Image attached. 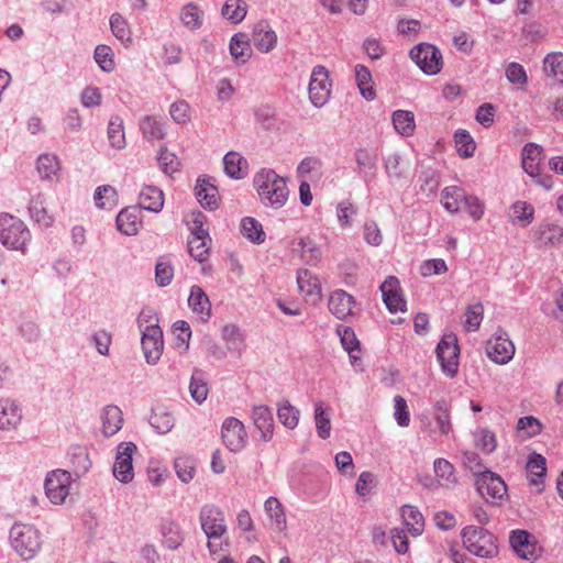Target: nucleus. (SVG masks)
Masks as SVG:
<instances>
[{
    "instance_id": "f257e3e1",
    "label": "nucleus",
    "mask_w": 563,
    "mask_h": 563,
    "mask_svg": "<svg viewBox=\"0 0 563 563\" xmlns=\"http://www.w3.org/2000/svg\"><path fill=\"white\" fill-rule=\"evenodd\" d=\"M254 186L264 206L279 209L286 205L289 196L286 179L274 169L262 168L256 173Z\"/></svg>"
},
{
    "instance_id": "f03ea898",
    "label": "nucleus",
    "mask_w": 563,
    "mask_h": 563,
    "mask_svg": "<svg viewBox=\"0 0 563 563\" xmlns=\"http://www.w3.org/2000/svg\"><path fill=\"white\" fill-rule=\"evenodd\" d=\"M199 521L202 531L208 538L207 548L211 555H216L223 550V544L229 545V541H222L228 532L225 517L223 511L216 505H203L199 512Z\"/></svg>"
},
{
    "instance_id": "7ed1b4c3",
    "label": "nucleus",
    "mask_w": 563,
    "mask_h": 563,
    "mask_svg": "<svg viewBox=\"0 0 563 563\" xmlns=\"http://www.w3.org/2000/svg\"><path fill=\"white\" fill-rule=\"evenodd\" d=\"M463 544L472 554L492 559L498 554L496 537L482 527L467 526L462 530Z\"/></svg>"
},
{
    "instance_id": "20e7f679",
    "label": "nucleus",
    "mask_w": 563,
    "mask_h": 563,
    "mask_svg": "<svg viewBox=\"0 0 563 563\" xmlns=\"http://www.w3.org/2000/svg\"><path fill=\"white\" fill-rule=\"evenodd\" d=\"M31 241V232L24 222L11 214H0V242L9 250L25 253V246Z\"/></svg>"
},
{
    "instance_id": "39448f33",
    "label": "nucleus",
    "mask_w": 563,
    "mask_h": 563,
    "mask_svg": "<svg viewBox=\"0 0 563 563\" xmlns=\"http://www.w3.org/2000/svg\"><path fill=\"white\" fill-rule=\"evenodd\" d=\"M10 542L13 550L23 559H33L42 547L41 534L31 525L15 523L10 530Z\"/></svg>"
},
{
    "instance_id": "423d86ee",
    "label": "nucleus",
    "mask_w": 563,
    "mask_h": 563,
    "mask_svg": "<svg viewBox=\"0 0 563 563\" xmlns=\"http://www.w3.org/2000/svg\"><path fill=\"white\" fill-rule=\"evenodd\" d=\"M478 494L492 505H501L508 499L507 485L504 479L489 470L478 472L475 481Z\"/></svg>"
},
{
    "instance_id": "0eeeda50",
    "label": "nucleus",
    "mask_w": 563,
    "mask_h": 563,
    "mask_svg": "<svg viewBox=\"0 0 563 563\" xmlns=\"http://www.w3.org/2000/svg\"><path fill=\"white\" fill-rule=\"evenodd\" d=\"M442 372L453 378L459 372L460 346L454 333H445L435 349Z\"/></svg>"
},
{
    "instance_id": "6e6552de",
    "label": "nucleus",
    "mask_w": 563,
    "mask_h": 563,
    "mask_svg": "<svg viewBox=\"0 0 563 563\" xmlns=\"http://www.w3.org/2000/svg\"><path fill=\"white\" fill-rule=\"evenodd\" d=\"M442 196L444 198H448L449 196H452L454 199L453 201H445L444 208L449 212H457L461 202L463 201L465 207L468 210L470 216L475 220L478 221L482 219L484 214V206L481 202V200L476 196L466 195L465 191L456 186L446 187L442 190Z\"/></svg>"
},
{
    "instance_id": "1a4fd4ad",
    "label": "nucleus",
    "mask_w": 563,
    "mask_h": 563,
    "mask_svg": "<svg viewBox=\"0 0 563 563\" xmlns=\"http://www.w3.org/2000/svg\"><path fill=\"white\" fill-rule=\"evenodd\" d=\"M410 58L427 75H437L442 69L440 49L428 43H420L410 49Z\"/></svg>"
},
{
    "instance_id": "9d476101",
    "label": "nucleus",
    "mask_w": 563,
    "mask_h": 563,
    "mask_svg": "<svg viewBox=\"0 0 563 563\" xmlns=\"http://www.w3.org/2000/svg\"><path fill=\"white\" fill-rule=\"evenodd\" d=\"M71 474L68 471L55 470L46 475L44 487L47 498L55 505L65 501L69 494Z\"/></svg>"
},
{
    "instance_id": "9b49d317",
    "label": "nucleus",
    "mask_w": 563,
    "mask_h": 563,
    "mask_svg": "<svg viewBox=\"0 0 563 563\" xmlns=\"http://www.w3.org/2000/svg\"><path fill=\"white\" fill-rule=\"evenodd\" d=\"M486 353L494 363L504 365L512 360L515 345L505 331L498 330L487 341Z\"/></svg>"
},
{
    "instance_id": "f8f14e48",
    "label": "nucleus",
    "mask_w": 563,
    "mask_h": 563,
    "mask_svg": "<svg viewBox=\"0 0 563 563\" xmlns=\"http://www.w3.org/2000/svg\"><path fill=\"white\" fill-rule=\"evenodd\" d=\"M136 451L133 442H121L117 448L115 461L113 464V476L121 483L128 484L134 477L132 456Z\"/></svg>"
},
{
    "instance_id": "ddd939ff",
    "label": "nucleus",
    "mask_w": 563,
    "mask_h": 563,
    "mask_svg": "<svg viewBox=\"0 0 563 563\" xmlns=\"http://www.w3.org/2000/svg\"><path fill=\"white\" fill-rule=\"evenodd\" d=\"M141 332L145 360L148 364L155 365L159 361L164 349L163 331L158 324H148Z\"/></svg>"
},
{
    "instance_id": "4468645a",
    "label": "nucleus",
    "mask_w": 563,
    "mask_h": 563,
    "mask_svg": "<svg viewBox=\"0 0 563 563\" xmlns=\"http://www.w3.org/2000/svg\"><path fill=\"white\" fill-rule=\"evenodd\" d=\"M309 98L313 106L320 108L329 99L331 92V84L328 70L323 66H316L312 69L309 87Z\"/></svg>"
},
{
    "instance_id": "2eb2a0df",
    "label": "nucleus",
    "mask_w": 563,
    "mask_h": 563,
    "mask_svg": "<svg viewBox=\"0 0 563 563\" xmlns=\"http://www.w3.org/2000/svg\"><path fill=\"white\" fill-rule=\"evenodd\" d=\"M509 543L514 552L523 560L534 561L540 556L541 548L533 536L526 530H512L509 536Z\"/></svg>"
},
{
    "instance_id": "dca6fc26",
    "label": "nucleus",
    "mask_w": 563,
    "mask_h": 563,
    "mask_svg": "<svg viewBox=\"0 0 563 563\" xmlns=\"http://www.w3.org/2000/svg\"><path fill=\"white\" fill-rule=\"evenodd\" d=\"M221 433L223 443L232 452L241 451L246 444L244 424L234 417H229L223 421Z\"/></svg>"
},
{
    "instance_id": "f3484780",
    "label": "nucleus",
    "mask_w": 563,
    "mask_h": 563,
    "mask_svg": "<svg viewBox=\"0 0 563 563\" xmlns=\"http://www.w3.org/2000/svg\"><path fill=\"white\" fill-rule=\"evenodd\" d=\"M383 301L391 313L406 311V300L400 294V284L397 277L388 276L379 287Z\"/></svg>"
},
{
    "instance_id": "a211bd4d",
    "label": "nucleus",
    "mask_w": 563,
    "mask_h": 563,
    "mask_svg": "<svg viewBox=\"0 0 563 563\" xmlns=\"http://www.w3.org/2000/svg\"><path fill=\"white\" fill-rule=\"evenodd\" d=\"M195 195L202 208L213 211L219 207V191L211 177H199L195 186Z\"/></svg>"
},
{
    "instance_id": "6ab92c4d",
    "label": "nucleus",
    "mask_w": 563,
    "mask_h": 563,
    "mask_svg": "<svg viewBox=\"0 0 563 563\" xmlns=\"http://www.w3.org/2000/svg\"><path fill=\"white\" fill-rule=\"evenodd\" d=\"M357 170L364 181L373 180L377 172V153L372 148L360 147L354 153Z\"/></svg>"
},
{
    "instance_id": "aec40b11",
    "label": "nucleus",
    "mask_w": 563,
    "mask_h": 563,
    "mask_svg": "<svg viewBox=\"0 0 563 563\" xmlns=\"http://www.w3.org/2000/svg\"><path fill=\"white\" fill-rule=\"evenodd\" d=\"M252 42L263 53L271 52L277 43V35L267 21H260L253 27Z\"/></svg>"
},
{
    "instance_id": "412c9836",
    "label": "nucleus",
    "mask_w": 563,
    "mask_h": 563,
    "mask_svg": "<svg viewBox=\"0 0 563 563\" xmlns=\"http://www.w3.org/2000/svg\"><path fill=\"white\" fill-rule=\"evenodd\" d=\"M21 420V407L9 398L0 399V430L9 431L16 429Z\"/></svg>"
},
{
    "instance_id": "4be33fe9",
    "label": "nucleus",
    "mask_w": 563,
    "mask_h": 563,
    "mask_svg": "<svg viewBox=\"0 0 563 563\" xmlns=\"http://www.w3.org/2000/svg\"><path fill=\"white\" fill-rule=\"evenodd\" d=\"M355 299L352 295L343 289L334 290L329 298V310L338 319L343 320L352 314Z\"/></svg>"
},
{
    "instance_id": "5701e85b",
    "label": "nucleus",
    "mask_w": 563,
    "mask_h": 563,
    "mask_svg": "<svg viewBox=\"0 0 563 563\" xmlns=\"http://www.w3.org/2000/svg\"><path fill=\"white\" fill-rule=\"evenodd\" d=\"M188 306L190 307L194 313L199 316L201 321L206 322L210 319L211 302L209 297L200 286H191L188 297Z\"/></svg>"
},
{
    "instance_id": "b1692460",
    "label": "nucleus",
    "mask_w": 563,
    "mask_h": 563,
    "mask_svg": "<svg viewBox=\"0 0 563 563\" xmlns=\"http://www.w3.org/2000/svg\"><path fill=\"white\" fill-rule=\"evenodd\" d=\"M139 207H128L117 216V228L125 235H135L142 224Z\"/></svg>"
},
{
    "instance_id": "393cba45",
    "label": "nucleus",
    "mask_w": 563,
    "mask_h": 563,
    "mask_svg": "<svg viewBox=\"0 0 563 563\" xmlns=\"http://www.w3.org/2000/svg\"><path fill=\"white\" fill-rule=\"evenodd\" d=\"M252 419L255 427L261 432L262 440L269 441L274 431V418L272 410L264 405L255 406L252 410Z\"/></svg>"
},
{
    "instance_id": "a878e982",
    "label": "nucleus",
    "mask_w": 563,
    "mask_h": 563,
    "mask_svg": "<svg viewBox=\"0 0 563 563\" xmlns=\"http://www.w3.org/2000/svg\"><path fill=\"white\" fill-rule=\"evenodd\" d=\"M140 209L159 212L164 207V194L155 186H144L139 196Z\"/></svg>"
},
{
    "instance_id": "bb28decb",
    "label": "nucleus",
    "mask_w": 563,
    "mask_h": 563,
    "mask_svg": "<svg viewBox=\"0 0 563 563\" xmlns=\"http://www.w3.org/2000/svg\"><path fill=\"white\" fill-rule=\"evenodd\" d=\"M102 432L106 437L114 435L123 423L121 409L115 405H107L101 412Z\"/></svg>"
},
{
    "instance_id": "cd10ccee",
    "label": "nucleus",
    "mask_w": 563,
    "mask_h": 563,
    "mask_svg": "<svg viewBox=\"0 0 563 563\" xmlns=\"http://www.w3.org/2000/svg\"><path fill=\"white\" fill-rule=\"evenodd\" d=\"M533 235L540 245H556L563 240V228L555 223H542L534 230Z\"/></svg>"
},
{
    "instance_id": "c85d7f7f",
    "label": "nucleus",
    "mask_w": 563,
    "mask_h": 563,
    "mask_svg": "<svg viewBox=\"0 0 563 563\" xmlns=\"http://www.w3.org/2000/svg\"><path fill=\"white\" fill-rule=\"evenodd\" d=\"M232 58L239 64H245L251 55L252 48L250 45V37L245 33H236L230 40L229 45Z\"/></svg>"
},
{
    "instance_id": "c756f323",
    "label": "nucleus",
    "mask_w": 563,
    "mask_h": 563,
    "mask_svg": "<svg viewBox=\"0 0 563 563\" xmlns=\"http://www.w3.org/2000/svg\"><path fill=\"white\" fill-rule=\"evenodd\" d=\"M224 173L233 179H242L247 174V161L236 152H229L223 157Z\"/></svg>"
},
{
    "instance_id": "7c9ffc66",
    "label": "nucleus",
    "mask_w": 563,
    "mask_h": 563,
    "mask_svg": "<svg viewBox=\"0 0 563 563\" xmlns=\"http://www.w3.org/2000/svg\"><path fill=\"white\" fill-rule=\"evenodd\" d=\"M542 152L543 148L536 143H528L523 146L521 153L522 168L528 175L538 174V169H540V164L543 158Z\"/></svg>"
},
{
    "instance_id": "2f4dec72",
    "label": "nucleus",
    "mask_w": 563,
    "mask_h": 563,
    "mask_svg": "<svg viewBox=\"0 0 563 563\" xmlns=\"http://www.w3.org/2000/svg\"><path fill=\"white\" fill-rule=\"evenodd\" d=\"M161 533L163 537V544L169 550L178 549L184 542V536L180 527L173 520L162 522Z\"/></svg>"
},
{
    "instance_id": "473e14b6",
    "label": "nucleus",
    "mask_w": 563,
    "mask_h": 563,
    "mask_svg": "<svg viewBox=\"0 0 563 563\" xmlns=\"http://www.w3.org/2000/svg\"><path fill=\"white\" fill-rule=\"evenodd\" d=\"M356 85L363 98L372 101L376 97V91L373 87V79L371 70L362 65L357 64L354 68Z\"/></svg>"
},
{
    "instance_id": "72a5a7b5",
    "label": "nucleus",
    "mask_w": 563,
    "mask_h": 563,
    "mask_svg": "<svg viewBox=\"0 0 563 563\" xmlns=\"http://www.w3.org/2000/svg\"><path fill=\"white\" fill-rule=\"evenodd\" d=\"M241 233L250 242L254 244H262L265 242L266 233L264 232L262 223L252 217H245L241 220Z\"/></svg>"
},
{
    "instance_id": "f704fd0d",
    "label": "nucleus",
    "mask_w": 563,
    "mask_h": 563,
    "mask_svg": "<svg viewBox=\"0 0 563 563\" xmlns=\"http://www.w3.org/2000/svg\"><path fill=\"white\" fill-rule=\"evenodd\" d=\"M37 173L43 180H54L58 177L59 161L56 155L42 154L36 161Z\"/></svg>"
},
{
    "instance_id": "c9c22d12",
    "label": "nucleus",
    "mask_w": 563,
    "mask_h": 563,
    "mask_svg": "<svg viewBox=\"0 0 563 563\" xmlns=\"http://www.w3.org/2000/svg\"><path fill=\"white\" fill-rule=\"evenodd\" d=\"M68 456L73 466V473L76 477L85 475L91 467L89 454L84 446H73L69 450Z\"/></svg>"
},
{
    "instance_id": "e433bc0d",
    "label": "nucleus",
    "mask_w": 563,
    "mask_h": 563,
    "mask_svg": "<svg viewBox=\"0 0 563 563\" xmlns=\"http://www.w3.org/2000/svg\"><path fill=\"white\" fill-rule=\"evenodd\" d=\"M189 391L192 399L202 404L208 396L209 388L207 384L206 373L200 368H195L191 374Z\"/></svg>"
},
{
    "instance_id": "4c0bfd02",
    "label": "nucleus",
    "mask_w": 563,
    "mask_h": 563,
    "mask_svg": "<svg viewBox=\"0 0 563 563\" xmlns=\"http://www.w3.org/2000/svg\"><path fill=\"white\" fill-rule=\"evenodd\" d=\"M150 423L157 433L166 434L174 428L175 418L165 408L157 407L152 411Z\"/></svg>"
},
{
    "instance_id": "58836bf2",
    "label": "nucleus",
    "mask_w": 563,
    "mask_h": 563,
    "mask_svg": "<svg viewBox=\"0 0 563 563\" xmlns=\"http://www.w3.org/2000/svg\"><path fill=\"white\" fill-rule=\"evenodd\" d=\"M395 130L402 136H411L415 132V115L408 110H396L391 115Z\"/></svg>"
},
{
    "instance_id": "ea45409f",
    "label": "nucleus",
    "mask_w": 563,
    "mask_h": 563,
    "mask_svg": "<svg viewBox=\"0 0 563 563\" xmlns=\"http://www.w3.org/2000/svg\"><path fill=\"white\" fill-rule=\"evenodd\" d=\"M297 284L300 292L307 297H319L321 292L319 279L308 269L298 271Z\"/></svg>"
},
{
    "instance_id": "a19ab883",
    "label": "nucleus",
    "mask_w": 563,
    "mask_h": 563,
    "mask_svg": "<svg viewBox=\"0 0 563 563\" xmlns=\"http://www.w3.org/2000/svg\"><path fill=\"white\" fill-rule=\"evenodd\" d=\"M140 129L147 140H163L166 135L165 123L152 115H146L141 121Z\"/></svg>"
},
{
    "instance_id": "79ce46f5",
    "label": "nucleus",
    "mask_w": 563,
    "mask_h": 563,
    "mask_svg": "<svg viewBox=\"0 0 563 563\" xmlns=\"http://www.w3.org/2000/svg\"><path fill=\"white\" fill-rule=\"evenodd\" d=\"M108 140L112 147L121 150L125 146L123 120L119 115L111 117L108 124Z\"/></svg>"
},
{
    "instance_id": "37998d69",
    "label": "nucleus",
    "mask_w": 563,
    "mask_h": 563,
    "mask_svg": "<svg viewBox=\"0 0 563 563\" xmlns=\"http://www.w3.org/2000/svg\"><path fill=\"white\" fill-rule=\"evenodd\" d=\"M314 421L318 435L323 440L328 439L331 432L330 413L322 401L314 404Z\"/></svg>"
},
{
    "instance_id": "c03bdc74",
    "label": "nucleus",
    "mask_w": 563,
    "mask_h": 563,
    "mask_svg": "<svg viewBox=\"0 0 563 563\" xmlns=\"http://www.w3.org/2000/svg\"><path fill=\"white\" fill-rule=\"evenodd\" d=\"M246 12L247 4L244 0H227L221 10L222 16L234 24L242 22Z\"/></svg>"
},
{
    "instance_id": "a18cd8bd",
    "label": "nucleus",
    "mask_w": 563,
    "mask_h": 563,
    "mask_svg": "<svg viewBox=\"0 0 563 563\" xmlns=\"http://www.w3.org/2000/svg\"><path fill=\"white\" fill-rule=\"evenodd\" d=\"M180 19L189 30H198L203 22V11L195 3H188L181 9Z\"/></svg>"
},
{
    "instance_id": "49530a36",
    "label": "nucleus",
    "mask_w": 563,
    "mask_h": 563,
    "mask_svg": "<svg viewBox=\"0 0 563 563\" xmlns=\"http://www.w3.org/2000/svg\"><path fill=\"white\" fill-rule=\"evenodd\" d=\"M534 208L526 201H516L511 206V222L519 223L522 227H527L533 220Z\"/></svg>"
},
{
    "instance_id": "de8ad7c7",
    "label": "nucleus",
    "mask_w": 563,
    "mask_h": 563,
    "mask_svg": "<svg viewBox=\"0 0 563 563\" xmlns=\"http://www.w3.org/2000/svg\"><path fill=\"white\" fill-rule=\"evenodd\" d=\"M401 517L415 536L422 533L424 527L423 517L416 507L409 505L404 506L401 508Z\"/></svg>"
},
{
    "instance_id": "09e8293b",
    "label": "nucleus",
    "mask_w": 563,
    "mask_h": 563,
    "mask_svg": "<svg viewBox=\"0 0 563 563\" xmlns=\"http://www.w3.org/2000/svg\"><path fill=\"white\" fill-rule=\"evenodd\" d=\"M264 508L269 518L274 521L275 529L278 531H283L286 529V516L283 510V506L279 500L275 497H269L265 504Z\"/></svg>"
},
{
    "instance_id": "8fccbe9b",
    "label": "nucleus",
    "mask_w": 563,
    "mask_h": 563,
    "mask_svg": "<svg viewBox=\"0 0 563 563\" xmlns=\"http://www.w3.org/2000/svg\"><path fill=\"white\" fill-rule=\"evenodd\" d=\"M110 29L112 34L122 43L130 44L132 42L129 23L120 13L115 12L110 16Z\"/></svg>"
},
{
    "instance_id": "3c124183",
    "label": "nucleus",
    "mask_w": 563,
    "mask_h": 563,
    "mask_svg": "<svg viewBox=\"0 0 563 563\" xmlns=\"http://www.w3.org/2000/svg\"><path fill=\"white\" fill-rule=\"evenodd\" d=\"M454 141L456 151L461 157L468 158L474 155L476 144L466 130H457L454 134Z\"/></svg>"
},
{
    "instance_id": "603ef678",
    "label": "nucleus",
    "mask_w": 563,
    "mask_h": 563,
    "mask_svg": "<svg viewBox=\"0 0 563 563\" xmlns=\"http://www.w3.org/2000/svg\"><path fill=\"white\" fill-rule=\"evenodd\" d=\"M526 467L527 471L534 476L530 479V483L538 485L540 483L538 478L541 479L545 475L547 460L543 455L533 452L529 455Z\"/></svg>"
},
{
    "instance_id": "864d4df0",
    "label": "nucleus",
    "mask_w": 563,
    "mask_h": 563,
    "mask_svg": "<svg viewBox=\"0 0 563 563\" xmlns=\"http://www.w3.org/2000/svg\"><path fill=\"white\" fill-rule=\"evenodd\" d=\"M29 212L34 221L44 227H49L53 223V219L51 216H48L41 195H37L31 199L29 205Z\"/></svg>"
},
{
    "instance_id": "5fc2aeb1",
    "label": "nucleus",
    "mask_w": 563,
    "mask_h": 563,
    "mask_svg": "<svg viewBox=\"0 0 563 563\" xmlns=\"http://www.w3.org/2000/svg\"><path fill=\"white\" fill-rule=\"evenodd\" d=\"M543 64L545 73L563 84V53L548 54Z\"/></svg>"
},
{
    "instance_id": "6e6d98bb",
    "label": "nucleus",
    "mask_w": 563,
    "mask_h": 563,
    "mask_svg": "<svg viewBox=\"0 0 563 563\" xmlns=\"http://www.w3.org/2000/svg\"><path fill=\"white\" fill-rule=\"evenodd\" d=\"M435 476L441 485H451L456 483L453 465L445 459H437L433 463Z\"/></svg>"
},
{
    "instance_id": "4d7b16f0",
    "label": "nucleus",
    "mask_w": 563,
    "mask_h": 563,
    "mask_svg": "<svg viewBox=\"0 0 563 563\" xmlns=\"http://www.w3.org/2000/svg\"><path fill=\"white\" fill-rule=\"evenodd\" d=\"M207 241H210V238H203L202 235H194L188 240L189 254L200 263L207 261L209 255Z\"/></svg>"
},
{
    "instance_id": "13d9d810",
    "label": "nucleus",
    "mask_w": 563,
    "mask_h": 563,
    "mask_svg": "<svg viewBox=\"0 0 563 563\" xmlns=\"http://www.w3.org/2000/svg\"><path fill=\"white\" fill-rule=\"evenodd\" d=\"M484 307L481 302L470 305L465 311V320L463 327L466 331H476L483 320Z\"/></svg>"
},
{
    "instance_id": "bf43d9fd",
    "label": "nucleus",
    "mask_w": 563,
    "mask_h": 563,
    "mask_svg": "<svg viewBox=\"0 0 563 563\" xmlns=\"http://www.w3.org/2000/svg\"><path fill=\"white\" fill-rule=\"evenodd\" d=\"M173 333L175 335V346L183 351H187L191 338V329L189 323L185 320L176 321L173 324Z\"/></svg>"
},
{
    "instance_id": "052dcab7",
    "label": "nucleus",
    "mask_w": 563,
    "mask_h": 563,
    "mask_svg": "<svg viewBox=\"0 0 563 563\" xmlns=\"http://www.w3.org/2000/svg\"><path fill=\"white\" fill-rule=\"evenodd\" d=\"M93 58L101 70L106 73H111L114 67V60H113V52L110 46L108 45H98L95 48Z\"/></svg>"
},
{
    "instance_id": "680f3d73",
    "label": "nucleus",
    "mask_w": 563,
    "mask_h": 563,
    "mask_svg": "<svg viewBox=\"0 0 563 563\" xmlns=\"http://www.w3.org/2000/svg\"><path fill=\"white\" fill-rule=\"evenodd\" d=\"M174 277V267L165 257H161L155 265V282L159 287L168 286Z\"/></svg>"
},
{
    "instance_id": "e2e57ef3",
    "label": "nucleus",
    "mask_w": 563,
    "mask_h": 563,
    "mask_svg": "<svg viewBox=\"0 0 563 563\" xmlns=\"http://www.w3.org/2000/svg\"><path fill=\"white\" fill-rule=\"evenodd\" d=\"M117 190L110 185L99 186L93 195L95 203L98 208H112L115 203Z\"/></svg>"
},
{
    "instance_id": "0e129e2a",
    "label": "nucleus",
    "mask_w": 563,
    "mask_h": 563,
    "mask_svg": "<svg viewBox=\"0 0 563 563\" xmlns=\"http://www.w3.org/2000/svg\"><path fill=\"white\" fill-rule=\"evenodd\" d=\"M222 339L230 351H239L244 343V335L235 324H227L222 329Z\"/></svg>"
},
{
    "instance_id": "69168bd1",
    "label": "nucleus",
    "mask_w": 563,
    "mask_h": 563,
    "mask_svg": "<svg viewBox=\"0 0 563 563\" xmlns=\"http://www.w3.org/2000/svg\"><path fill=\"white\" fill-rule=\"evenodd\" d=\"M277 417L286 428L294 429L299 421V410L286 401L278 407Z\"/></svg>"
},
{
    "instance_id": "338daca9",
    "label": "nucleus",
    "mask_w": 563,
    "mask_h": 563,
    "mask_svg": "<svg viewBox=\"0 0 563 563\" xmlns=\"http://www.w3.org/2000/svg\"><path fill=\"white\" fill-rule=\"evenodd\" d=\"M301 258L308 263L317 262L321 256V251L317 244L309 238H300L298 241Z\"/></svg>"
},
{
    "instance_id": "774afa93",
    "label": "nucleus",
    "mask_w": 563,
    "mask_h": 563,
    "mask_svg": "<svg viewBox=\"0 0 563 563\" xmlns=\"http://www.w3.org/2000/svg\"><path fill=\"white\" fill-rule=\"evenodd\" d=\"M542 423L539 419L533 416H526L518 420L517 429L518 431L525 432L527 438H533L541 433Z\"/></svg>"
}]
</instances>
